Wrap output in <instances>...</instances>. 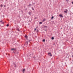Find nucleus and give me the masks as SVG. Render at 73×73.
I'll use <instances>...</instances> for the list:
<instances>
[{"label":"nucleus","instance_id":"obj_1","mask_svg":"<svg viewBox=\"0 0 73 73\" xmlns=\"http://www.w3.org/2000/svg\"><path fill=\"white\" fill-rule=\"evenodd\" d=\"M11 50H14V52H13L14 53H15V52L16 50L15 48H12L11 49Z\"/></svg>","mask_w":73,"mask_h":73},{"label":"nucleus","instance_id":"obj_20","mask_svg":"<svg viewBox=\"0 0 73 73\" xmlns=\"http://www.w3.org/2000/svg\"><path fill=\"white\" fill-rule=\"evenodd\" d=\"M30 6H31V4H30L29 5Z\"/></svg>","mask_w":73,"mask_h":73},{"label":"nucleus","instance_id":"obj_5","mask_svg":"<svg viewBox=\"0 0 73 73\" xmlns=\"http://www.w3.org/2000/svg\"><path fill=\"white\" fill-rule=\"evenodd\" d=\"M59 16H60V17H62V15H59Z\"/></svg>","mask_w":73,"mask_h":73},{"label":"nucleus","instance_id":"obj_6","mask_svg":"<svg viewBox=\"0 0 73 73\" xmlns=\"http://www.w3.org/2000/svg\"><path fill=\"white\" fill-rule=\"evenodd\" d=\"M51 39H52V40H54V37H52Z\"/></svg>","mask_w":73,"mask_h":73},{"label":"nucleus","instance_id":"obj_2","mask_svg":"<svg viewBox=\"0 0 73 73\" xmlns=\"http://www.w3.org/2000/svg\"><path fill=\"white\" fill-rule=\"evenodd\" d=\"M28 41L26 42L25 43V46H27V45H28Z\"/></svg>","mask_w":73,"mask_h":73},{"label":"nucleus","instance_id":"obj_3","mask_svg":"<svg viewBox=\"0 0 73 73\" xmlns=\"http://www.w3.org/2000/svg\"><path fill=\"white\" fill-rule=\"evenodd\" d=\"M48 54L49 56H52V54H51V53L49 52L48 53Z\"/></svg>","mask_w":73,"mask_h":73},{"label":"nucleus","instance_id":"obj_10","mask_svg":"<svg viewBox=\"0 0 73 73\" xmlns=\"http://www.w3.org/2000/svg\"><path fill=\"white\" fill-rule=\"evenodd\" d=\"M45 39H44L43 40V42H45Z\"/></svg>","mask_w":73,"mask_h":73},{"label":"nucleus","instance_id":"obj_13","mask_svg":"<svg viewBox=\"0 0 73 73\" xmlns=\"http://www.w3.org/2000/svg\"><path fill=\"white\" fill-rule=\"evenodd\" d=\"M1 7H3V5H1Z\"/></svg>","mask_w":73,"mask_h":73},{"label":"nucleus","instance_id":"obj_9","mask_svg":"<svg viewBox=\"0 0 73 73\" xmlns=\"http://www.w3.org/2000/svg\"><path fill=\"white\" fill-rule=\"evenodd\" d=\"M31 12H29V15H31Z\"/></svg>","mask_w":73,"mask_h":73},{"label":"nucleus","instance_id":"obj_23","mask_svg":"<svg viewBox=\"0 0 73 73\" xmlns=\"http://www.w3.org/2000/svg\"><path fill=\"white\" fill-rule=\"evenodd\" d=\"M72 57H73V55H72Z\"/></svg>","mask_w":73,"mask_h":73},{"label":"nucleus","instance_id":"obj_17","mask_svg":"<svg viewBox=\"0 0 73 73\" xmlns=\"http://www.w3.org/2000/svg\"><path fill=\"white\" fill-rule=\"evenodd\" d=\"M18 52H17L16 53V54H18Z\"/></svg>","mask_w":73,"mask_h":73},{"label":"nucleus","instance_id":"obj_16","mask_svg":"<svg viewBox=\"0 0 73 73\" xmlns=\"http://www.w3.org/2000/svg\"><path fill=\"white\" fill-rule=\"evenodd\" d=\"M8 26H9V25L7 24V27H8Z\"/></svg>","mask_w":73,"mask_h":73},{"label":"nucleus","instance_id":"obj_12","mask_svg":"<svg viewBox=\"0 0 73 73\" xmlns=\"http://www.w3.org/2000/svg\"><path fill=\"white\" fill-rule=\"evenodd\" d=\"M53 18H54V17H52V18H51V19H53Z\"/></svg>","mask_w":73,"mask_h":73},{"label":"nucleus","instance_id":"obj_15","mask_svg":"<svg viewBox=\"0 0 73 73\" xmlns=\"http://www.w3.org/2000/svg\"><path fill=\"white\" fill-rule=\"evenodd\" d=\"M45 19H44L43 20V21L44 22V21H45Z\"/></svg>","mask_w":73,"mask_h":73},{"label":"nucleus","instance_id":"obj_14","mask_svg":"<svg viewBox=\"0 0 73 73\" xmlns=\"http://www.w3.org/2000/svg\"><path fill=\"white\" fill-rule=\"evenodd\" d=\"M32 9L33 10H34V9H33V7H32Z\"/></svg>","mask_w":73,"mask_h":73},{"label":"nucleus","instance_id":"obj_8","mask_svg":"<svg viewBox=\"0 0 73 73\" xmlns=\"http://www.w3.org/2000/svg\"><path fill=\"white\" fill-rule=\"evenodd\" d=\"M25 69H24L23 70V72H24V71H25Z\"/></svg>","mask_w":73,"mask_h":73},{"label":"nucleus","instance_id":"obj_18","mask_svg":"<svg viewBox=\"0 0 73 73\" xmlns=\"http://www.w3.org/2000/svg\"><path fill=\"white\" fill-rule=\"evenodd\" d=\"M18 31H19V29H18Z\"/></svg>","mask_w":73,"mask_h":73},{"label":"nucleus","instance_id":"obj_21","mask_svg":"<svg viewBox=\"0 0 73 73\" xmlns=\"http://www.w3.org/2000/svg\"><path fill=\"white\" fill-rule=\"evenodd\" d=\"M72 4H73V2H72Z\"/></svg>","mask_w":73,"mask_h":73},{"label":"nucleus","instance_id":"obj_22","mask_svg":"<svg viewBox=\"0 0 73 73\" xmlns=\"http://www.w3.org/2000/svg\"><path fill=\"white\" fill-rule=\"evenodd\" d=\"M44 27H46V26H44Z\"/></svg>","mask_w":73,"mask_h":73},{"label":"nucleus","instance_id":"obj_19","mask_svg":"<svg viewBox=\"0 0 73 73\" xmlns=\"http://www.w3.org/2000/svg\"><path fill=\"white\" fill-rule=\"evenodd\" d=\"M35 31H36V29H35Z\"/></svg>","mask_w":73,"mask_h":73},{"label":"nucleus","instance_id":"obj_24","mask_svg":"<svg viewBox=\"0 0 73 73\" xmlns=\"http://www.w3.org/2000/svg\"><path fill=\"white\" fill-rule=\"evenodd\" d=\"M15 53H16V52H15Z\"/></svg>","mask_w":73,"mask_h":73},{"label":"nucleus","instance_id":"obj_11","mask_svg":"<svg viewBox=\"0 0 73 73\" xmlns=\"http://www.w3.org/2000/svg\"><path fill=\"white\" fill-rule=\"evenodd\" d=\"M40 24H42V22H40L39 23Z\"/></svg>","mask_w":73,"mask_h":73},{"label":"nucleus","instance_id":"obj_4","mask_svg":"<svg viewBox=\"0 0 73 73\" xmlns=\"http://www.w3.org/2000/svg\"><path fill=\"white\" fill-rule=\"evenodd\" d=\"M64 13H67L68 12V10L67 9H66L65 10V11H64Z\"/></svg>","mask_w":73,"mask_h":73},{"label":"nucleus","instance_id":"obj_7","mask_svg":"<svg viewBox=\"0 0 73 73\" xmlns=\"http://www.w3.org/2000/svg\"><path fill=\"white\" fill-rule=\"evenodd\" d=\"M25 37L27 38L28 37V36H27V35L25 36Z\"/></svg>","mask_w":73,"mask_h":73}]
</instances>
